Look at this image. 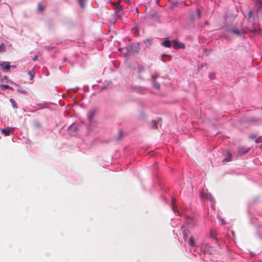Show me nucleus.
I'll return each instance as SVG.
<instances>
[{
  "instance_id": "1",
  "label": "nucleus",
  "mask_w": 262,
  "mask_h": 262,
  "mask_svg": "<svg viewBox=\"0 0 262 262\" xmlns=\"http://www.w3.org/2000/svg\"><path fill=\"white\" fill-rule=\"evenodd\" d=\"M96 114V110L95 109H91L90 110L88 113V118L89 120L91 122H92Z\"/></svg>"
},
{
  "instance_id": "2",
  "label": "nucleus",
  "mask_w": 262,
  "mask_h": 262,
  "mask_svg": "<svg viewBox=\"0 0 262 262\" xmlns=\"http://www.w3.org/2000/svg\"><path fill=\"white\" fill-rule=\"evenodd\" d=\"M238 152L239 155L245 154L249 152L250 150L249 147H245L243 146H239L238 147Z\"/></svg>"
},
{
  "instance_id": "3",
  "label": "nucleus",
  "mask_w": 262,
  "mask_h": 262,
  "mask_svg": "<svg viewBox=\"0 0 262 262\" xmlns=\"http://www.w3.org/2000/svg\"><path fill=\"white\" fill-rule=\"evenodd\" d=\"M230 31L236 35H240L243 33L242 30H239L236 28H233L231 29Z\"/></svg>"
},
{
  "instance_id": "4",
  "label": "nucleus",
  "mask_w": 262,
  "mask_h": 262,
  "mask_svg": "<svg viewBox=\"0 0 262 262\" xmlns=\"http://www.w3.org/2000/svg\"><path fill=\"white\" fill-rule=\"evenodd\" d=\"M204 198L207 199V200H208L210 201H212V202H215V200L213 198V196H212V195L210 193H206L205 195H204Z\"/></svg>"
},
{
  "instance_id": "5",
  "label": "nucleus",
  "mask_w": 262,
  "mask_h": 262,
  "mask_svg": "<svg viewBox=\"0 0 262 262\" xmlns=\"http://www.w3.org/2000/svg\"><path fill=\"white\" fill-rule=\"evenodd\" d=\"M161 45L166 48H169L171 46V42L169 40H166L161 43Z\"/></svg>"
},
{
  "instance_id": "6",
  "label": "nucleus",
  "mask_w": 262,
  "mask_h": 262,
  "mask_svg": "<svg viewBox=\"0 0 262 262\" xmlns=\"http://www.w3.org/2000/svg\"><path fill=\"white\" fill-rule=\"evenodd\" d=\"M189 246L191 247H194L196 246L195 239L193 237H191L189 240Z\"/></svg>"
},
{
  "instance_id": "7",
  "label": "nucleus",
  "mask_w": 262,
  "mask_h": 262,
  "mask_svg": "<svg viewBox=\"0 0 262 262\" xmlns=\"http://www.w3.org/2000/svg\"><path fill=\"white\" fill-rule=\"evenodd\" d=\"M2 66H4V67L2 68L3 69V71H8L10 70V66L8 62H4Z\"/></svg>"
},
{
  "instance_id": "8",
  "label": "nucleus",
  "mask_w": 262,
  "mask_h": 262,
  "mask_svg": "<svg viewBox=\"0 0 262 262\" xmlns=\"http://www.w3.org/2000/svg\"><path fill=\"white\" fill-rule=\"evenodd\" d=\"M159 121H152V122H151L152 128L154 129H157L158 128V124H159Z\"/></svg>"
},
{
  "instance_id": "9",
  "label": "nucleus",
  "mask_w": 262,
  "mask_h": 262,
  "mask_svg": "<svg viewBox=\"0 0 262 262\" xmlns=\"http://www.w3.org/2000/svg\"><path fill=\"white\" fill-rule=\"evenodd\" d=\"M10 101L11 102V104H12V106L14 108H17V103L16 102H15V101L12 99V98H11L10 99Z\"/></svg>"
},
{
  "instance_id": "10",
  "label": "nucleus",
  "mask_w": 262,
  "mask_h": 262,
  "mask_svg": "<svg viewBox=\"0 0 262 262\" xmlns=\"http://www.w3.org/2000/svg\"><path fill=\"white\" fill-rule=\"evenodd\" d=\"M2 132L5 136H9L10 134V130L4 128L2 129Z\"/></svg>"
},
{
  "instance_id": "11",
  "label": "nucleus",
  "mask_w": 262,
  "mask_h": 262,
  "mask_svg": "<svg viewBox=\"0 0 262 262\" xmlns=\"http://www.w3.org/2000/svg\"><path fill=\"white\" fill-rule=\"evenodd\" d=\"M123 133L122 130H120L118 133V134L116 137V140H119L123 136Z\"/></svg>"
},
{
  "instance_id": "12",
  "label": "nucleus",
  "mask_w": 262,
  "mask_h": 262,
  "mask_svg": "<svg viewBox=\"0 0 262 262\" xmlns=\"http://www.w3.org/2000/svg\"><path fill=\"white\" fill-rule=\"evenodd\" d=\"M231 158L232 156L231 155H229V157L228 158H226L223 160V163L224 164H225L226 162H228L230 161H231Z\"/></svg>"
},
{
  "instance_id": "13",
  "label": "nucleus",
  "mask_w": 262,
  "mask_h": 262,
  "mask_svg": "<svg viewBox=\"0 0 262 262\" xmlns=\"http://www.w3.org/2000/svg\"><path fill=\"white\" fill-rule=\"evenodd\" d=\"M85 1L86 0H78L79 5L81 8L84 7Z\"/></svg>"
},
{
  "instance_id": "14",
  "label": "nucleus",
  "mask_w": 262,
  "mask_h": 262,
  "mask_svg": "<svg viewBox=\"0 0 262 262\" xmlns=\"http://www.w3.org/2000/svg\"><path fill=\"white\" fill-rule=\"evenodd\" d=\"M28 74L30 75L31 79H32L35 76V72L33 70L29 71Z\"/></svg>"
},
{
  "instance_id": "15",
  "label": "nucleus",
  "mask_w": 262,
  "mask_h": 262,
  "mask_svg": "<svg viewBox=\"0 0 262 262\" xmlns=\"http://www.w3.org/2000/svg\"><path fill=\"white\" fill-rule=\"evenodd\" d=\"M183 235L185 238H187L189 235V231L188 230H184L183 231Z\"/></svg>"
},
{
  "instance_id": "16",
  "label": "nucleus",
  "mask_w": 262,
  "mask_h": 262,
  "mask_svg": "<svg viewBox=\"0 0 262 262\" xmlns=\"http://www.w3.org/2000/svg\"><path fill=\"white\" fill-rule=\"evenodd\" d=\"M153 85L155 88H156L158 89H160V84L156 81L153 82Z\"/></svg>"
},
{
  "instance_id": "17",
  "label": "nucleus",
  "mask_w": 262,
  "mask_h": 262,
  "mask_svg": "<svg viewBox=\"0 0 262 262\" xmlns=\"http://www.w3.org/2000/svg\"><path fill=\"white\" fill-rule=\"evenodd\" d=\"M1 87L3 90L12 89V88H11L9 85L6 84H2L1 85Z\"/></svg>"
},
{
  "instance_id": "18",
  "label": "nucleus",
  "mask_w": 262,
  "mask_h": 262,
  "mask_svg": "<svg viewBox=\"0 0 262 262\" xmlns=\"http://www.w3.org/2000/svg\"><path fill=\"white\" fill-rule=\"evenodd\" d=\"M122 8L119 3H117L116 6V10L117 12H119L121 10Z\"/></svg>"
},
{
  "instance_id": "19",
  "label": "nucleus",
  "mask_w": 262,
  "mask_h": 262,
  "mask_svg": "<svg viewBox=\"0 0 262 262\" xmlns=\"http://www.w3.org/2000/svg\"><path fill=\"white\" fill-rule=\"evenodd\" d=\"M144 42L146 46H149L151 44V40L147 39L145 40Z\"/></svg>"
},
{
  "instance_id": "20",
  "label": "nucleus",
  "mask_w": 262,
  "mask_h": 262,
  "mask_svg": "<svg viewBox=\"0 0 262 262\" xmlns=\"http://www.w3.org/2000/svg\"><path fill=\"white\" fill-rule=\"evenodd\" d=\"M164 57L167 58L168 60H170V58H171V57L170 56H169V55H163L162 56V60L163 61H165V59H164Z\"/></svg>"
},
{
  "instance_id": "21",
  "label": "nucleus",
  "mask_w": 262,
  "mask_h": 262,
  "mask_svg": "<svg viewBox=\"0 0 262 262\" xmlns=\"http://www.w3.org/2000/svg\"><path fill=\"white\" fill-rule=\"evenodd\" d=\"M45 9V7L42 6L40 4H38V9L39 11H41Z\"/></svg>"
},
{
  "instance_id": "22",
  "label": "nucleus",
  "mask_w": 262,
  "mask_h": 262,
  "mask_svg": "<svg viewBox=\"0 0 262 262\" xmlns=\"http://www.w3.org/2000/svg\"><path fill=\"white\" fill-rule=\"evenodd\" d=\"M179 42H178L177 40H173L172 42V46L173 47L177 48L178 46V43Z\"/></svg>"
},
{
  "instance_id": "23",
  "label": "nucleus",
  "mask_w": 262,
  "mask_h": 262,
  "mask_svg": "<svg viewBox=\"0 0 262 262\" xmlns=\"http://www.w3.org/2000/svg\"><path fill=\"white\" fill-rule=\"evenodd\" d=\"M179 48L184 49L185 48V45L183 43L179 42L178 46Z\"/></svg>"
},
{
  "instance_id": "24",
  "label": "nucleus",
  "mask_w": 262,
  "mask_h": 262,
  "mask_svg": "<svg viewBox=\"0 0 262 262\" xmlns=\"http://www.w3.org/2000/svg\"><path fill=\"white\" fill-rule=\"evenodd\" d=\"M34 125L36 128H40L41 127V124L38 122H36L34 123Z\"/></svg>"
},
{
  "instance_id": "25",
  "label": "nucleus",
  "mask_w": 262,
  "mask_h": 262,
  "mask_svg": "<svg viewBox=\"0 0 262 262\" xmlns=\"http://www.w3.org/2000/svg\"><path fill=\"white\" fill-rule=\"evenodd\" d=\"M256 12L259 11L261 10V9L262 8V6H259V5L257 6L256 5Z\"/></svg>"
},
{
  "instance_id": "26",
  "label": "nucleus",
  "mask_w": 262,
  "mask_h": 262,
  "mask_svg": "<svg viewBox=\"0 0 262 262\" xmlns=\"http://www.w3.org/2000/svg\"><path fill=\"white\" fill-rule=\"evenodd\" d=\"M45 49L46 50H47V51H48L53 50V48H50V47H49L48 46H45Z\"/></svg>"
},
{
  "instance_id": "27",
  "label": "nucleus",
  "mask_w": 262,
  "mask_h": 262,
  "mask_svg": "<svg viewBox=\"0 0 262 262\" xmlns=\"http://www.w3.org/2000/svg\"><path fill=\"white\" fill-rule=\"evenodd\" d=\"M74 128H75V126L73 125H71L69 127L68 129H69V132H70L71 130H72L73 129H74Z\"/></svg>"
},
{
  "instance_id": "28",
  "label": "nucleus",
  "mask_w": 262,
  "mask_h": 262,
  "mask_svg": "<svg viewBox=\"0 0 262 262\" xmlns=\"http://www.w3.org/2000/svg\"><path fill=\"white\" fill-rule=\"evenodd\" d=\"M256 5L257 6H262V0L258 2L257 3H256Z\"/></svg>"
},
{
  "instance_id": "29",
  "label": "nucleus",
  "mask_w": 262,
  "mask_h": 262,
  "mask_svg": "<svg viewBox=\"0 0 262 262\" xmlns=\"http://www.w3.org/2000/svg\"><path fill=\"white\" fill-rule=\"evenodd\" d=\"M37 58H38V56H37V55H35V56H34V57L33 58V60L34 61H36V60H37Z\"/></svg>"
},
{
  "instance_id": "30",
  "label": "nucleus",
  "mask_w": 262,
  "mask_h": 262,
  "mask_svg": "<svg viewBox=\"0 0 262 262\" xmlns=\"http://www.w3.org/2000/svg\"><path fill=\"white\" fill-rule=\"evenodd\" d=\"M255 141L256 143H260V142H261V141H260L259 138L256 139Z\"/></svg>"
},
{
  "instance_id": "31",
  "label": "nucleus",
  "mask_w": 262,
  "mask_h": 262,
  "mask_svg": "<svg viewBox=\"0 0 262 262\" xmlns=\"http://www.w3.org/2000/svg\"><path fill=\"white\" fill-rule=\"evenodd\" d=\"M252 15V11H250L248 13V15L249 17H251Z\"/></svg>"
},
{
  "instance_id": "32",
  "label": "nucleus",
  "mask_w": 262,
  "mask_h": 262,
  "mask_svg": "<svg viewBox=\"0 0 262 262\" xmlns=\"http://www.w3.org/2000/svg\"><path fill=\"white\" fill-rule=\"evenodd\" d=\"M231 233H232V234L233 235V236H235V232L234 231H232Z\"/></svg>"
},
{
  "instance_id": "33",
  "label": "nucleus",
  "mask_w": 262,
  "mask_h": 262,
  "mask_svg": "<svg viewBox=\"0 0 262 262\" xmlns=\"http://www.w3.org/2000/svg\"><path fill=\"white\" fill-rule=\"evenodd\" d=\"M250 138H252V139H255L256 137L255 136H251L250 137Z\"/></svg>"
},
{
  "instance_id": "34",
  "label": "nucleus",
  "mask_w": 262,
  "mask_h": 262,
  "mask_svg": "<svg viewBox=\"0 0 262 262\" xmlns=\"http://www.w3.org/2000/svg\"><path fill=\"white\" fill-rule=\"evenodd\" d=\"M127 2H129L130 0H126Z\"/></svg>"
},
{
  "instance_id": "35",
  "label": "nucleus",
  "mask_w": 262,
  "mask_h": 262,
  "mask_svg": "<svg viewBox=\"0 0 262 262\" xmlns=\"http://www.w3.org/2000/svg\"><path fill=\"white\" fill-rule=\"evenodd\" d=\"M261 226H262V225H261Z\"/></svg>"
}]
</instances>
